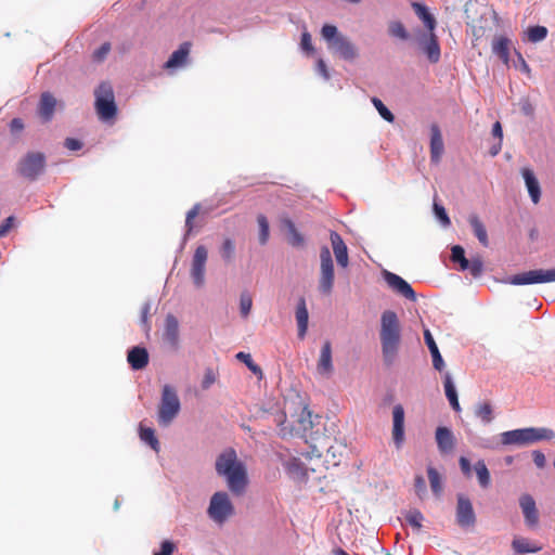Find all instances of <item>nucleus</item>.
<instances>
[{
  "instance_id": "1",
  "label": "nucleus",
  "mask_w": 555,
  "mask_h": 555,
  "mask_svg": "<svg viewBox=\"0 0 555 555\" xmlns=\"http://www.w3.org/2000/svg\"><path fill=\"white\" fill-rule=\"evenodd\" d=\"M215 470L225 480L228 489L234 495H242L249 483L246 464L237 457L233 448H227L216 457Z\"/></svg>"
},
{
  "instance_id": "2",
  "label": "nucleus",
  "mask_w": 555,
  "mask_h": 555,
  "mask_svg": "<svg viewBox=\"0 0 555 555\" xmlns=\"http://www.w3.org/2000/svg\"><path fill=\"white\" fill-rule=\"evenodd\" d=\"M379 336L384 362L387 365H391L401 341L400 323L395 311L385 310L382 313Z\"/></svg>"
},
{
  "instance_id": "3",
  "label": "nucleus",
  "mask_w": 555,
  "mask_h": 555,
  "mask_svg": "<svg viewBox=\"0 0 555 555\" xmlns=\"http://www.w3.org/2000/svg\"><path fill=\"white\" fill-rule=\"evenodd\" d=\"M46 167V154L39 151H29L16 163L15 173L29 182H35L44 173Z\"/></svg>"
},
{
  "instance_id": "4",
  "label": "nucleus",
  "mask_w": 555,
  "mask_h": 555,
  "mask_svg": "<svg viewBox=\"0 0 555 555\" xmlns=\"http://www.w3.org/2000/svg\"><path fill=\"white\" fill-rule=\"evenodd\" d=\"M180 410L181 402L176 389L169 384L164 385L157 412L158 424L167 427L178 416Z\"/></svg>"
},
{
  "instance_id": "5",
  "label": "nucleus",
  "mask_w": 555,
  "mask_h": 555,
  "mask_svg": "<svg viewBox=\"0 0 555 555\" xmlns=\"http://www.w3.org/2000/svg\"><path fill=\"white\" fill-rule=\"evenodd\" d=\"M321 34L324 40L327 41L328 48L338 53L344 60L352 61L357 57V48L347 37L338 34L336 26L325 24Z\"/></svg>"
},
{
  "instance_id": "6",
  "label": "nucleus",
  "mask_w": 555,
  "mask_h": 555,
  "mask_svg": "<svg viewBox=\"0 0 555 555\" xmlns=\"http://www.w3.org/2000/svg\"><path fill=\"white\" fill-rule=\"evenodd\" d=\"M94 106L99 118L103 121L115 118L117 106L112 85L106 81L101 82L94 91Z\"/></svg>"
},
{
  "instance_id": "7",
  "label": "nucleus",
  "mask_w": 555,
  "mask_h": 555,
  "mask_svg": "<svg viewBox=\"0 0 555 555\" xmlns=\"http://www.w3.org/2000/svg\"><path fill=\"white\" fill-rule=\"evenodd\" d=\"M555 282V267L550 269H531L513 275H507L502 283L522 286Z\"/></svg>"
},
{
  "instance_id": "8",
  "label": "nucleus",
  "mask_w": 555,
  "mask_h": 555,
  "mask_svg": "<svg viewBox=\"0 0 555 555\" xmlns=\"http://www.w3.org/2000/svg\"><path fill=\"white\" fill-rule=\"evenodd\" d=\"M235 513V507L225 491L215 492L209 500L207 516L216 524H224Z\"/></svg>"
},
{
  "instance_id": "9",
  "label": "nucleus",
  "mask_w": 555,
  "mask_h": 555,
  "mask_svg": "<svg viewBox=\"0 0 555 555\" xmlns=\"http://www.w3.org/2000/svg\"><path fill=\"white\" fill-rule=\"evenodd\" d=\"M314 422L312 420V412L307 408H302L297 421L294 424H288L286 415L283 414V421L279 423V435L282 438L298 437L304 438L307 431L312 429Z\"/></svg>"
},
{
  "instance_id": "10",
  "label": "nucleus",
  "mask_w": 555,
  "mask_h": 555,
  "mask_svg": "<svg viewBox=\"0 0 555 555\" xmlns=\"http://www.w3.org/2000/svg\"><path fill=\"white\" fill-rule=\"evenodd\" d=\"M335 281V267L331 250L327 246L320 249V276L318 289L322 295H330L333 292Z\"/></svg>"
},
{
  "instance_id": "11",
  "label": "nucleus",
  "mask_w": 555,
  "mask_h": 555,
  "mask_svg": "<svg viewBox=\"0 0 555 555\" xmlns=\"http://www.w3.org/2000/svg\"><path fill=\"white\" fill-rule=\"evenodd\" d=\"M451 261L456 266L459 271H468L475 279L482 275V259L479 256L467 259L465 255V248L460 244H454L451 246Z\"/></svg>"
},
{
  "instance_id": "12",
  "label": "nucleus",
  "mask_w": 555,
  "mask_h": 555,
  "mask_svg": "<svg viewBox=\"0 0 555 555\" xmlns=\"http://www.w3.org/2000/svg\"><path fill=\"white\" fill-rule=\"evenodd\" d=\"M380 275L383 281L393 293L413 302L417 300V294L411 284L402 276L387 269H383Z\"/></svg>"
},
{
  "instance_id": "13",
  "label": "nucleus",
  "mask_w": 555,
  "mask_h": 555,
  "mask_svg": "<svg viewBox=\"0 0 555 555\" xmlns=\"http://www.w3.org/2000/svg\"><path fill=\"white\" fill-rule=\"evenodd\" d=\"M207 259V247L205 245H198L193 254L190 271L192 282L196 288H201L205 284Z\"/></svg>"
},
{
  "instance_id": "14",
  "label": "nucleus",
  "mask_w": 555,
  "mask_h": 555,
  "mask_svg": "<svg viewBox=\"0 0 555 555\" xmlns=\"http://www.w3.org/2000/svg\"><path fill=\"white\" fill-rule=\"evenodd\" d=\"M455 519L461 528L472 527L477 521L473 503L464 493L456 494Z\"/></svg>"
},
{
  "instance_id": "15",
  "label": "nucleus",
  "mask_w": 555,
  "mask_h": 555,
  "mask_svg": "<svg viewBox=\"0 0 555 555\" xmlns=\"http://www.w3.org/2000/svg\"><path fill=\"white\" fill-rule=\"evenodd\" d=\"M392 441L397 450H400L405 441V412L402 404L392 408Z\"/></svg>"
},
{
  "instance_id": "16",
  "label": "nucleus",
  "mask_w": 555,
  "mask_h": 555,
  "mask_svg": "<svg viewBox=\"0 0 555 555\" xmlns=\"http://www.w3.org/2000/svg\"><path fill=\"white\" fill-rule=\"evenodd\" d=\"M418 43L430 63H438L440 60V47L434 31L417 35Z\"/></svg>"
},
{
  "instance_id": "17",
  "label": "nucleus",
  "mask_w": 555,
  "mask_h": 555,
  "mask_svg": "<svg viewBox=\"0 0 555 555\" xmlns=\"http://www.w3.org/2000/svg\"><path fill=\"white\" fill-rule=\"evenodd\" d=\"M435 440L441 454H450L456 444V438L452 429L443 425H440L436 428Z\"/></svg>"
},
{
  "instance_id": "18",
  "label": "nucleus",
  "mask_w": 555,
  "mask_h": 555,
  "mask_svg": "<svg viewBox=\"0 0 555 555\" xmlns=\"http://www.w3.org/2000/svg\"><path fill=\"white\" fill-rule=\"evenodd\" d=\"M150 361V353L142 345H135L127 350V362L132 371L144 370Z\"/></svg>"
},
{
  "instance_id": "19",
  "label": "nucleus",
  "mask_w": 555,
  "mask_h": 555,
  "mask_svg": "<svg viewBox=\"0 0 555 555\" xmlns=\"http://www.w3.org/2000/svg\"><path fill=\"white\" fill-rule=\"evenodd\" d=\"M330 240L333 248L337 266L341 269H346L349 266V253L348 247L343 240L341 235L336 231H331Z\"/></svg>"
},
{
  "instance_id": "20",
  "label": "nucleus",
  "mask_w": 555,
  "mask_h": 555,
  "mask_svg": "<svg viewBox=\"0 0 555 555\" xmlns=\"http://www.w3.org/2000/svg\"><path fill=\"white\" fill-rule=\"evenodd\" d=\"M519 506L525 518V524L530 528L535 527L539 522V512L533 496L529 493L521 494L519 498Z\"/></svg>"
},
{
  "instance_id": "21",
  "label": "nucleus",
  "mask_w": 555,
  "mask_h": 555,
  "mask_svg": "<svg viewBox=\"0 0 555 555\" xmlns=\"http://www.w3.org/2000/svg\"><path fill=\"white\" fill-rule=\"evenodd\" d=\"M520 175L524 179L531 202L533 204H538L541 199L542 190L534 171L530 167H522L520 169Z\"/></svg>"
},
{
  "instance_id": "22",
  "label": "nucleus",
  "mask_w": 555,
  "mask_h": 555,
  "mask_svg": "<svg viewBox=\"0 0 555 555\" xmlns=\"http://www.w3.org/2000/svg\"><path fill=\"white\" fill-rule=\"evenodd\" d=\"M57 101L50 92H42L37 105V115L43 122H48L53 118Z\"/></svg>"
},
{
  "instance_id": "23",
  "label": "nucleus",
  "mask_w": 555,
  "mask_h": 555,
  "mask_svg": "<svg viewBox=\"0 0 555 555\" xmlns=\"http://www.w3.org/2000/svg\"><path fill=\"white\" fill-rule=\"evenodd\" d=\"M500 440L501 446H528L530 444L528 427L503 431Z\"/></svg>"
},
{
  "instance_id": "24",
  "label": "nucleus",
  "mask_w": 555,
  "mask_h": 555,
  "mask_svg": "<svg viewBox=\"0 0 555 555\" xmlns=\"http://www.w3.org/2000/svg\"><path fill=\"white\" fill-rule=\"evenodd\" d=\"M283 467L291 479L299 482L307 481V467L306 464L299 457H291L289 460L283 463Z\"/></svg>"
},
{
  "instance_id": "25",
  "label": "nucleus",
  "mask_w": 555,
  "mask_h": 555,
  "mask_svg": "<svg viewBox=\"0 0 555 555\" xmlns=\"http://www.w3.org/2000/svg\"><path fill=\"white\" fill-rule=\"evenodd\" d=\"M163 339L167 341L173 349L179 346V322L173 314H167L165 319V330Z\"/></svg>"
},
{
  "instance_id": "26",
  "label": "nucleus",
  "mask_w": 555,
  "mask_h": 555,
  "mask_svg": "<svg viewBox=\"0 0 555 555\" xmlns=\"http://www.w3.org/2000/svg\"><path fill=\"white\" fill-rule=\"evenodd\" d=\"M191 42L188 41L181 43L178 50L172 52L164 67L166 69H172L185 65L191 51Z\"/></svg>"
},
{
  "instance_id": "27",
  "label": "nucleus",
  "mask_w": 555,
  "mask_h": 555,
  "mask_svg": "<svg viewBox=\"0 0 555 555\" xmlns=\"http://www.w3.org/2000/svg\"><path fill=\"white\" fill-rule=\"evenodd\" d=\"M295 317L297 321L298 337L302 339L307 334L309 324V311L304 297H299L297 301Z\"/></svg>"
},
{
  "instance_id": "28",
  "label": "nucleus",
  "mask_w": 555,
  "mask_h": 555,
  "mask_svg": "<svg viewBox=\"0 0 555 555\" xmlns=\"http://www.w3.org/2000/svg\"><path fill=\"white\" fill-rule=\"evenodd\" d=\"M333 369L332 344L330 340H325L321 348L318 371L320 374H330L333 372Z\"/></svg>"
},
{
  "instance_id": "29",
  "label": "nucleus",
  "mask_w": 555,
  "mask_h": 555,
  "mask_svg": "<svg viewBox=\"0 0 555 555\" xmlns=\"http://www.w3.org/2000/svg\"><path fill=\"white\" fill-rule=\"evenodd\" d=\"M512 548L517 555H526L540 552L542 546L531 542L527 538L515 537L512 541Z\"/></svg>"
},
{
  "instance_id": "30",
  "label": "nucleus",
  "mask_w": 555,
  "mask_h": 555,
  "mask_svg": "<svg viewBox=\"0 0 555 555\" xmlns=\"http://www.w3.org/2000/svg\"><path fill=\"white\" fill-rule=\"evenodd\" d=\"M412 8L416 16L424 23L427 31H435L437 22L435 16L429 12L428 8L420 2H412Z\"/></svg>"
},
{
  "instance_id": "31",
  "label": "nucleus",
  "mask_w": 555,
  "mask_h": 555,
  "mask_svg": "<svg viewBox=\"0 0 555 555\" xmlns=\"http://www.w3.org/2000/svg\"><path fill=\"white\" fill-rule=\"evenodd\" d=\"M138 434L140 440L149 446L153 451L158 452L160 449L159 440L156 436L155 429L152 427H146L142 424L139 425Z\"/></svg>"
},
{
  "instance_id": "32",
  "label": "nucleus",
  "mask_w": 555,
  "mask_h": 555,
  "mask_svg": "<svg viewBox=\"0 0 555 555\" xmlns=\"http://www.w3.org/2000/svg\"><path fill=\"white\" fill-rule=\"evenodd\" d=\"M492 51L504 64H507L509 61V40L503 36L496 37L492 42Z\"/></svg>"
},
{
  "instance_id": "33",
  "label": "nucleus",
  "mask_w": 555,
  "mask_h": 555,
  "mask_svg": "<svg viewBox=\"0 0 555 555\" xmlns=\"http://www.w3.org/2000/svg\"><path fill=\"white\" fill-rule=\"evenodd\" d=\"M235 242L231 237H225L219 247V254L222 261L225 264H232L235 259Z\"/></svg>"
},
{
  "instance_id": "34",
  "label": "nucleus",
  "mask_w": 555,
  "mask_h": 555,
  "mask_svg": "<svg viewBox=\"0 0 555 555\" xmlns=\"http://www.w3.org/2000/svg\"><path fill=\"white\" fill-rule=\"evenodd\" d=\"M468 221H469V224H470V227H472V229L474 231V234L478 238L479 243L483 247H488L489 246V240H488L487 229L483 225V223L480 221L478 216H476V215L469 216Z\"/></svg>"
},
{
  "instance_id": "35",
  "label": "nucleus",
  "mask_w": 555,
  "mask_h": 555,
  "mask_svg": "<svg viewBox=\"0 0 555 555\" xmlns=\"http://www.w3.org/2000/svg\"><path fill=\"white\" fill-rule=\"evenodd\" d=\"M530 444L542 440H552L555 438V431L546 427H528Z\"/></svg>"
},
{
  "instance_id": "36",
  "label": "nucleus",
  "mask_w": 555,
  "mask_h": 555,
  "mask_svg": "<svg viewBox=\"0 0 555 555\" xmlns=\"http://www.w3.org/2000/svg\"><path fill=\"white\" fill-rule=\"evenodd\" d=\"M430 489L435 495H440L443 490V480L441 474L433 466L426 468Z\"/></svg>"
},
{
  "instance_id": "37",
  "label": "nucleus",
  "mask_w": 555,
  "mask_h": 555,
  "mask_svg": "<svg viewBox=\"0 0 555 555\" xmlns=\"http://www.w3.org/2000/svg\"><path fill=\"white\" fill-rule=\"evenodd\" d=\"M474 469H475L479 486L483 489H487L491 483V474H490V470L488 469L485 461L478 460L474 465Z\"/></svg>"
},
{
  "instance_id": "38",
  "label": "nucleus",
  "mask_w": 555,
  "mask_h": 555,
  "mask_svg": "<svg viewBox=\"0 0 555 555\" xmlns=\"http://www.w3.org/2000/svg\"><path fill=\"white\" fill-rule=\"evenodd\" d=\"M475 416L479 418L483 425L490 424L494 420L492 404L488 401L478 403L475 408Z\"/></svg>"
},
{
  "instance_id": "39",
  "label": "nucleus",
  "mask_w": 555,
  "mask_h": 555,
  "mask_svg": "<svg viewBox=\"0 0 555 555\" xmlns=\"http://www.w3.org/2000/svg\"><path fill=\"white\" fill-rule=\"evenodd\" d=\"M257 224L259 229L258 241L261 246L268 244L270 238V223L268 218L263 214H258Z\"/></svg>"
},
{
  "instance_id": "40",
  "label": "nucleus",
  "mask_w": 555,
  "mask_h": 555,
  "mask_svg": "<svg viewBox=\"0 0 555 555\" xmlns=\"http://www.w3.org/2000/svg\"><path fill=\"white\" fill-rule=\"evenodd\" d=\"M433 214H434V217L437 220V222L442 228H448V227L451 225V219H450V217L448 215L447 209L444 208V206L442 204L434 201Z\"/></svg>"
},
{
  "instance_id": "41",
  "label": "nucleus",
  "mask_w": 555,
  "mask_h": 555,
  "mask_svg": "<svg viewBox=\"0 0 555 555\" xmlns=\"http://www.w3.org/2000/svg\"><path fill=\"white\" fill-rule=\"evenodd\" d=\"M405 521L416 531L422 528V521L424 520L423 513L417 508L409 509L404 513Z\"/></svg>"
},
{
  "instance_id": "42",
  "label": "nucleus",
  "mask_w": 555,
  "mask_h": 555,
  "mask_svg": "<svg viewBox=\"0 0 555 555\" xmlns=\"http://www.w3.org/2000/svg\"><path fill=\"white\" fill-rule=\"evenodd\" d=\"M235 357L238 361L243 362L251 373L258 375L259 377L262 376L261 367L253 360L250 353L240 351Z\"/></svg>"
},
{
  "instance_id": "43",
  "label": "nucleus",
  "mask_w": 555,
  "mask_h": 555,
  "mask_svg": "<svg viewBox=\"0 0 555 555\" xmlns=\"http://www.w3.org/2000/svg\"><path fill=\"white\" fill-rule=\"evenodd\" d=\"M388 33L391 37L399 38L401 40H408L410 38V34L408 33L406 28L399 21L389 23Z\"/></svg>"
},
{
  "instance_id": "44",
  "label": "nucleus",
  "mask_w": 555,
  "mask_h": 555,
  "mask_svg": "<svg viewBox=\"0 0 555 555\" xmlns=\"http://www.w3.org/2000/svg\"><path fill=\"white\" fill-rule=\"evenodd\" d=\"M526 35L530 42H539L546 38L547 28L540 25L532 26L527 29Z\"/></svg>"
},
{
  "instance_id": "45",
  "label": "nucleus",
  "mask_w": 555,
  "mask_h": 555,
  "mask_svg": "<svg viewBox=\"0 0 555 555\" xmlns=\"http://www.w3.org/2000/svg\"><path fill=\"white\" fill-rule=\"evenodd\" d=\"M443 388H444L446 398L448 400L459 397L455 383H454L453 377L450 372H446L443 374Z\"/></svg>"
},
{
  "instance_id": "46",
  "label": "nucleus",
  "mask_w": 555,
  "mask_h": 555,
  "mask_svg": "<svg viewBox=\"0 0 555 555\" xmlns=\"http://www.w3.org/2000/svg\"><path fill=\"white\" fill-rule=\"evenodd\" d=\"M430 143V160L438 164L444 152V141H429Z\"/></svg>"
},
{
  "instance_id": "47",
  "label": "nucleus",
  "mask_w": 555,
  "mask_h": 555,
  "mask_svg": "<svg viewBox=\"0 0 555 555\" xmlns=\"http://www.w3.org/2000/svg\"><path fill=\"white\" fill-rule=\"evenodd\" d=\"M177 550V544L169 539H164L159 543V548L153 552V555H172Z\"/></svg>"
},
{
  "instance_id": "48",
  "label": "nucleus",
  "mask_w": 555,
  "mask_h": 555,
  "mask_svg": "<svg viewBox=\"0 0 555 555\" xmlns=\"http://www.w3.org/2000/svg\"><path fill=\"white\" fill-rule=\"evenodd\" d=\"M253 308V299L247 292H243L240 296V310L242 317L246 318Z\"/></svg>"
},
{
  "instance_id": "49",
  "label": "nucleus",
  "mask_w": 555,
  "mask_h": 555,
  "mask_svg": "<svg viewBox=\"0 0 555 555\" xmlns=\"http://www.w3.org/2000/svg\"><path fill=\"white\" fill-rule=\"evenodd\" d=\"M415 494L422 500L427 494V486L423 475H415L414 478Z\"/></svg>"
},
{
  "instance_id": "50",
  "label": "nucleus",
  "mask_w": 555,
  "mask_h": 555,
  "mask_svg": "<svg viewBox=\"0 0 555 555\" xmlns=\"http://www.w3.org/2000/svg\"><path fill=\"white\" fill-rule=\"evenodd\" d=\"M199 209H201V204L197 203L186 212L185 224H184L185 231H188V232L193 231V229H194L193 220L197 217Z\"/></svg>"
},
{
  "instance_id": "51",
  "label": "nucleus",
  "mask_w": 555,
  "mask_h": 555,
  "mask_svg": "<svg viewBox=\"0 0 555 555\" xmlns=\"http://www.w3.org/2000/svg\"><path fill=\"white\" fill-rule=\"evenodd\" d=\"M111 43L109 42H104L100 48H98L96 50L93 51L92 53V60L96 63H101L103 62L108 53L111 52Z\"/></svg>"
},
{
  "instance_id": "52",
  "label": "nucleus",
  "mask_w": 555,
  "mask_h": 555,
  "mask_svg": "<svg viewBox=\"0 0 555 555\" xmlns=\"http://www.w3.org/2000/svg\"><path fill=\"white\" fill-rule=\"evenodd\" d=\"M287 242L293 247H302L305 244V236L295 228L287 233Z\"/></svg>"
},
{
  "instance_id": "53",
  "label": "nucleus",
  "mask_w": 555,
  "mask_h": 555,
  "mask_svg": "<svg viewBox=\"0 0 555 555\" xmlns=\"http://www.w3.org/2000/svg\"><path fill=\"white\" fill-rule=\"evenodd\" d=\"M372 102L376 109L378 111L379 115L387 121L393 120V114L385 106V104L379 100L378 98H373Z\"/></svg>"
},
{
  "instance_id": "54",
  "label": "nucleus",
  "mask_w": 555,
  "mask_h": 555,
  "mask_svg": "<svg viewBox=\"0 0 555 555\" xmlns=\"http://www.w3.org/2000/svg\"><path fill=\"white\" fill-rule=\"evenodd\" d=\"M151 310V302L146 301L141 308L140 323L143 330L149 333L151 330V324L149 323V314Z\"/></svg>"
},
{
  "instance_id": "55",
  "label": "nucleus",
  "mask_w": 555,
  "mask_h": 555,
  "mask_svg": "<svg viewBox=\"0 0 555 555\" xmlns=\"http://www.w3.org/2000/svg\"><path fill=\"white\" fill-rule=\"evenodd\" d=\"M431 356V361H433V366L436 371L438 372H442L446 367V363H444V360L442 358V354L440 352V350H435L430 353Z\"/></svg>"
},
{
  "instance_id": "56",
  "label": "nucleus",
  "mask_w": 555,
  "mask_h": 555,
  "mask_svg": "<svg viewBox=\"0 0 555 555\" xmlns=\"http://www.w3.org/2000/svg\"><path fill=\"white\" fill-rule=\"evenodd\" d=\"M216 382V375H215V372L211 370V369H206L205 370V374H204V377H203V380H202V388L203 389H208L210 388V386Z\"/></svg>"
},
{
  "instance_id": "57",
  "label": "nucleus",
  "mask_w": 555,
  "mask_h": 555,
  "mask_svg": "<svg viewBox=\"0 0 555 555\" xmlns=\"http://www.w3.org/2000/svg\"><path fill=\"white\" fill-rule=\"evenodd\" d=\"M424 341L430 353L435 350H439L438 345L436 344V340L428 328L424 330Z\"/></svg>"
},
{
  "instance_id": "58",
  "label": "nucleus",
  "mask_w": 555,
  "mask_h": 555,
  "mask_svg": "<svg viewBox=\"0 0 555 555\" xmlns=\"http://www.w3.org/2000/svg\"><path fill=\"white\" fill-rule=\"evenodd\" d=\"M17 225V220L14 215H11L2 220L0 228L8 234L13 228Z\"/></svg>"
},
{
  "instance_id": "59",
  "label": "nucleus",
  "mask_w": 555,
  "mask_h": 555,
  "mask_svg": "<svg viewBox=\"0 0 555 555\" xmlns=\"http://www.w3.org/2000/svg\"><path fill=\"white\" fill-rule=\"evenodd\" d=\"M532 459L535 466L540 469L544 468L546 465V459L542 451L540 450H533L532 451Z\"/></svg>"
},
{
  "instance_id": "60",
  "label": "nucleus",
  "mask_w": 555,
  "mask_h": 555,
  "mask_svg": "<svg viewBox=\"0 0 555 555\" xmlns=\"http://www.w3.org/2000/svg\"><path fill=\"white\" fill-rule=\"evenodd\" d=\"M10 131L13 135L20 134L24 129V122L21 118H13L9 125Z\"/></svg>"
},
{
  "instance_id": "61",
  "label": "nucleus",
  "mask_w": 555,
  "mask_h": 555,
  "mask_svg": "<svg viewBox=\"0 0 555 555\" xmlns=\"http://www.w3.org/2000/svg\"><path fill=\"white\" fill-rule=\"evenodd\" d=\"M500 444H501V442L499 443L495 440V437H492V438H483V439H481L480 443H479V447H481L483 449L495 450V449L499 448Z\"/></svg>"
},
{
  "instance_id": "62",
  "label": "nucleus",
  "mask_w": 555,
  "mask_h": 555,
  "mask_svg": "<svg viewBox=\"0 0 555 555\" xmlns=\"http://www.w3.org/2000/svg\"><path fill=\"white\" fill-rule=\"evenodd\" d=\"M459 465L464 475L469 476L472 473V464L470 461L466 456H461L459 459Z\"/></svg>"
},
{
  "instance_id": "63",
  "label": "nucleus",
  "mask_w": 555,
  "mask_h": 555,
  "mask_svg": "<svg viewBox=\"0 0 555 555\" xmlns=\"http://www.w3.org/2000/svg\"><path fill=\"white\" fill-rule=\"evenodd\" d=\"M301 48L307 52H312L313 47L311 43V36L309 33H304L301 36Z\"/></svg>"
},
{
  "instance_id": "64",
  "label": "nucleus",
  "mask_w": 555,
  "mask_h": 555,
  "mask_svg": "<svg viewBox=\"0 0 555 555\" xmlns=\"http://www.w3.org/2000/svg\"><path fill=\"white\" fill-rule=\"evenodd\" d=\"M64 146L72 152H78L85 146V141H64Z\"/></svg>"
}]
</instances>
